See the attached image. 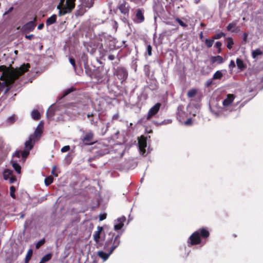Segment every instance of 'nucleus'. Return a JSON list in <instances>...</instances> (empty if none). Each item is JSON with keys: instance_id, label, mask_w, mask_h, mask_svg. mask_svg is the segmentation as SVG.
Returning <instances> with one entry per match:
<instances>
[{"instance_id": "1", "label": "nucleus", "mask_w": 263, "mask_h": 263, "mask_svg": "<svg viewBox=\"0 0 263 263\" xmlns=\"http://www.w3.org/2000/svg\"><path fill=\"white\" fill-rule=\"evenodd\" d=\"M209 236L210 232L206 228L199 229L190 236L187 243L191 246L199 245L202 242V239L205 240Z\"/></svg>"}, {"instance_id": "2", "label": "nucleus", "mask_w": 263, "mask_h": 263, "mask_svg": "<svg viewBox=\"0 0 263 263\" xmlns=\"http://www.w3.org/2000/svg\"><path fill=\"white\" fill-rule=\"evenodd\" d=\"M43 124L40 123L36 128L35 132L29 136L28 140L25 143V149L30 151L34 146L35 141L39 140L43 134Z\"/></svg>"}, {"instance_id": "3", "label": "nucleus", "mask_w": 263, "mask_h": 263, "mask_svg": "<svg viewBox=\"0 0 263 263\" xmlns=\"http://www.w3.org/2000/svg\"><path fill=\"white\" fill-rule=\"evenodd\" d=\"M121 234L115 235L114 233H109V238L105 242L104 248L106 250H110V254H111L120 243Z\"/></svg>"}, {"instance_id": "4", "label": "nucleus", "mask_w": 263, "mask_h": 263, "mask_svg": "<svg viewBox=\"0 0 263 263\" xmlns=\"http://www.w3.org/2000/svg\"><path fill=\"white\" fill-rule=\"evenodd\" d=\"M76 0H61L58 6L60 15L70 13L75 7Z\"/></svg>"}, {"instance_id": "5", "label": "nucleus", "mask_w": 263, "mask_h": 263, "mask_svg": "<svg viewBox=\"0 0 263 263\" xmlns=\"http://www.w3.org/2000/svg\"><path fill=\"white\" fill-rule=\"evenodd\" d=\"M29 68V64H27L26 65L24 64L18 69H16L12 71L11 72L12 79L11 80L13 81V83L15 80L17 79L20 76L23 75L25 72H27Z\"/></svg>"}, {"instance_id": "6", "label": "nucleus", "mask_w": 263, "mask_h": 263, "mask_svg": "<svg viewBox=\"0 0 263 263\" xmlns=\"http://www.w3.org/2000/svg\"><path fill=\"white\" fill-rule=\"evenodd\" d=\"M95 135L90 130L87 132L84 137L81 138L84 145H90L95 144L96 141H93Z\"/></svg>"}, {"instance_id": "7", "label": "nucleus", "mask_w": 263, "mask_h": 263, "mask_svg": "<svg viewBox=\"0 0 263 263\" xmlns=\"http://www.w3.org/2000/svg\"><path fill=\"white\" fill-rule=\"evenodd\" d=\"M115 74L119 80L121 81V83L125 81L128 78V72L123 67H118L115 70Z\"/></svg>"}, {"instance_id": "8", "label": "nucleus", "mask_w": 263, "mask_h": 263, "mask_svg": "<svg viewBox=\"0 0 263 263\" xmlns=\"http://www.w3.org/2000/svg\"><path fill=\"white\" fill-rule=\"evenodd\" d=\"M145 10L143 8H138L135 11V17L133 21L136 23H141L145 20Z\"/></svg>"}, {"instance_id": "9", "label": "nucleus", "mask_w": 263, "mask_h": 263, "mask_svg": "<svg viewBox=\"0 0 263 263\" xmlns=\"http://www.w3.org/2000/svg\"><path fill=\"white\" fill-rule=\"evenodd\" d=\"M36 16H35L33 20L24 24L22 27V31L25 33H28L32 31L36 26Z\"/></svg>"}, {"instance_id": "10", "label": "nucleus", "mask_w": 263, "mask_h": 263, "mask_svg": "<svg viewBox=\"0 0 263 263\" xmlns=\"http://www.w3.org/2000/svg\"><path fill=\"white\" fill-rule=\"evenodd\" d=\"M138 146L140 153L142 155H144L146 152L145 148L147 146V140L144 136H141L138 139Z\"/></svg>"}, {"instance_id": "11", "label": "nucleus", "mask_w": 263, "mask_h": 263, "mask_svg": "<svg viewBox=\"0 0 263 263\" xmlns=\"http://www.w3.org/2000/svg\"><path fill=\"white\" fill-rule=\"evenodd\" d=\"M161 106V104L160 103H157L154 106H153L152 108H151L148 112L146 119L149 120L153 116L156 115L158 112Z\"/></svg>"}, {"instance_id": "12", "label": "nucleus", "mask_w": 263, "mask_h": 263, "mask_svg": "<svg viewBox=\"0 0 263 263\" xmlns=\"http://www.w3.org/2000/svg\"><path fill=\"white\" fill-rule=\"evenodd\" d=\"M118 8L122 14L127 17L128 16L130 7L125 1H123V2L119 5Z\"/></svg>"}, {"instance_id": "13", "label": "nucleus", "mask_w": 263, "mask_h": 263, "mask_svg": "<svg viewBox=\"0 0 263 263\" xmlns=\"http://www.w3.org/2000/svg\"><path fill=\"white\" fill-rule=\"evenodd\" d=\"M126 220V218L124 216L118 218L116 221V223L114 225V229L116 231L121 230L123 226L124 222Z\"/></svg>"}, {"instance_id": "14", "label": "nucleus", "mask_w": 263, "mask_h": 263, "mask_svg": "<svg viewBox=\"0 0 263 263\" xmlns=\"http://www.w3.org/2000/svg\"><path fill=\"white\" fill-rule=\"evenodd\" d=\"M235 96L233 94H228L227 98L223 101L222 105L224 107L229 106L233 102Z\"/></svg>"}, {"instance_id": "15", "label": "nucleus", "mask_w": 263, "mask_h": 263, "mask_svg": "<svg viewBox=\"0 0 263 263\" xmlns=\"http://www.w3.org/2000/svg\"><path fill=\"white\" fill-rule=\"evenodd\" d=\"M90 77L92 79H96L98 81H102L103 76L101 72L99 69H96L90 76Z\"/></svg>"}, {"instance_id": "16", "label": "nucleus", "mask_w": 263, "mask_h": 263, "mask_svg": "<svg viewBox=\"0 0 263 263\" xmlns=\"http://www.w3.org/2000/svg\"><path fill=\"white\" fill-rule=\"evenodd\" d=\"M86 8H87L81 4L78 6V9L76 12V15L77 16H82L86 11Z\"/></svg>"}, {"instance_id": "17", "label": "nucleus", "mask_w": 263, "mask_h": 263, "mask_svg": "<svg viewBox=\"0 0 263 263\" xmlns=\"http://www.w3.org/2000/svg\"><path fill=\"white\" fill-rule=\"evenodd\" d=\"M102 231H103V227H98V230L95 232L93 236L94 240L96 242H98L99 241V239L100 238V234Z\"/></svg>"}, {"instance_id": "18", "label": "nucleus", "mask_w": 263, "mask_h": 263, "mask_svg": "<svg viewBox=\"0 0 263 263\" xmlns=\"http://www.w3.org/2000/svg\"><path fill=\"white\" fill-rule=\"evenodd\" d=\"M95 0H80V2L83 6L88 9L91 8L94 4Z\"/></svg>"}, {"instance_id": "19", "label": "nucleus", "mask_w": 263, "mask_h": 263, "mask_svg": "<svg viewBox=\"0 0 263 263\" xmlns=\"http://www.w3.org/2000/svg\"><path fill=\"white\" fill-rule=\"evenodd\" d=\"M211 62L213 64L217 63L218 64H220L223 63V60L221 56L216 55L211 57Z\"/></svg>"}, {"instance_id": "20", "label": "nucleus", "mask_w": 263, "mask_h": 263, "mask_svg": "<svg viewBox=\"0 0 263 263\" xmlns=\"http://www.w3.org/2000/svg\"><path fill=\"white\" fill-rule=\"evenodd\" d=\"M56 21L57 15L55 14H53L47 19L46 24L47 26L51 25L55 23L56 22Z\"/></svg>"}, {"instance_id": "21", "label": "nucleus", "mask_w": 263, "mask_h": 263, "mask_svg": "<svg viewBox=\"0 0 263 263\" xmlns=\"http://www.w3.org/2000/svg\"><path fill=\"white\" fill-rule=\"evenodd\" d=\"M13 171L9 169H6L3 173V178L5 180H8L12 176Z\"/></svg>"}, {"instance_id": "22", "label": "nucleus", "mask_w": 263, "mask_h": 263, "mask_svg": "<svg viewBox=\"0 0 263 263\" xmlns=\"http://www.w3.org/2000/svg\"><path fill=\"white\" fill-rule=\"evenodd\" d=\"M108 251L109 252L108 253H105L103 251H99L98 252V255L100 258H102L104 260H106L108 259V258L111 254H110V250Z\"/></svg>"}, {"instance_id": "23", "label": "nucleus", "mask_w": 263, "mask_h": 263, "mask_svg": "<svg viewBox=\"0 0 263 263\" xmlns=\"http://www.w3.org/2000/svg\"><path fill=\"white\" fill-rule=\"evenodd\" d=\"M52 256L53 255L51 253L45 255L42 258L39 263H46L52 258Z\"/></svg>"}, {"instance_id": "24", "label": "nucleus", "mask_w": 263, "mask_h": 263, "mask_svg": "<svg viewBox=\"0 0 263 263\" xmlns=\"http://www.w3.org/2000/svg\"><path fill=\"white\" fill-rule=\"evenodd\" d=\"M11 162H12V167L14 168V170L15 171V172L17 174H21V167L20 165L18 164L16 162H13L12 161H11Z\"/></svg>"}, {"instance_id": "25", "label": "nucleus", "mask_w": 263, "mask_h": 263, "mask_svg": "<svg viewBox=\"0 0 263 263\" xmlns=\"http://www.w3.org/2000/svg\"><path fill=\"white\" fill-rule=\"evenodd\" d=\"M262 51L259 48L253 50L252 52V57L253 59H256L258 55H262Z\"/></svg>"}, {"instance_id": "26", "label": "nucleus", "mask_w": 263, "mask_h": 263, "mask_svg": "<svg viewBox=\"0 0 263 263\" xmlns=\"http://www.w3.org/2000/svg\"><path fill=\"white\" fill-rule=\"evenodd\" d=\"M33 254V250L31 249L28 250L25 258V263H28L31 259Z\"/></svg>"}, {"instance_id": "27", "label": "nucleus", "mask_w": 263, "mask_h": 263, "mask_svg": "<svg viewBox=\"0 0 263 263\" xmlns=\"http://www.w3.org/2000/svg\"><path fill=\"white\" fill-rule=\"evenodd\" d=\"M76 89L73 87H71L70 88H68L66 89H65L62 94V98H64L66 96H67L71 92L75 91Z\"/></svg>"}, {"instance_id": "28", "label": "nucleus", "mask_w": 263, "mask_h": 263, "mask_svg": "<svg viewBox=\"0 0 263 263\" xmlns=\"http://www.w3.org/2000/svg\"><path fill=\"white\" fill-rule=\"evenodd\" d=\"M31 116L35 120H38L41 118V115L37 110H33L31 112Z\"/></svg>"}, {"instance_id": "29", "label": "nucleus", "mask_w": 263, "mask_h": 263, "mask_svg": "<svg viewBox=\"0 0 263 263\" xmlns=\"http://www.w3.org/2000/svg\"><path fill=\"white\" fill-rule=\"evenodd\" d=\"M236 62L238 68L240 70H243L245 68V65L241 59L237 58Z\"/></svg>"}, {"instance_id": "30", "label": "nucleus", "mask_w": 263, "mask_h": 263, "mask_svg": "<svg viewBox=\"0 0 263 263\" xmlns=\"http://www.w3.org/2000/svg\"><path fill=\"white\" fill-rule=\"evenodd\" d=\"M197 93V90L196 89H192L189 90L187 93V96L188 98H193L196 96Z\"/></svg>"}, {"instance_id": "31", "label": "nucleus", "mask_w": 263, "mask_h": 263, "mask_svg": "<svg viewBox=\"0 0 263 263\" xmlns=\"http://www.w3.org/2000/svg\"><path fill=\"white\" fill-rule=\"evenodd\" d=\"M223 76V74L221 71L218 70L217 71L213 76V80H219L221 79Z\"/></svg>"}, {"instance_id": "32", "label": "nucleus", "mask_w": 263, "mask_h": 263, "mask_svg": "<svg viewBox=\"0 0 263 263\" xmlns=\"http://www.w3.org/2000/svg\"><path fill=\"white\" fill-rule=\"evenodd\" d=\"M227 47L229 49H231L232 48V46L234 45L233 40L232 37H229L227 39Z\"/></svg>"}, {"instance_id": "33", "label": "nucleus", "mask_w": 263, "mask_h": 263, "mask_svg": "<svg viewBox=\"0 0 263 263\" xmlns=\"http://www.w3.org/2000/svg\"><path fill=\"white\" fill-rule=\"evenodd\" d=\"M53 181V177L52 176L47 177L45 179V184L46 186L50 185Z\"/></svg>"}, {"instance_id": "34", "label": "nucleus", "mask_w": 263, "mask_h": 263, "mask_svg": "<svg viewBox=\"0 0 263 263\" xmlns=\"http://www.w3.org/2000/svg\"><path fill=\"white\" fill-rule=\"evenodd\" d=\"M236 22H232L230 23L228 26L227 27V29L229 31H232L233 32H235L236 31L235 30H232V28L236 27Z\"/></svg>"}, {"instance_id": "35", "label": "nucleus", "mask_w": 263, "mask_h": 263, "mask_svg": "<svg viewBox=\"0 0 263 263\" xmlns=\"http://www.w3.org/2000/svg\"><path fill=\"white\" fill-rule=\"evenodd\" d=\"M214 41L212 38L211 39H206L205 40V44L206 46L209 48H211L214 43Z\"/></svg>"}, {"instance_id": "36", "label": "nucleus", "mask_w": 263, "mask_h": 263, "mask_svg": "<svg viewBox=\"0 0 263 263\" xmlns=\"http://www.w3.org/2000/svg\"><path fill=\"white\" fill-rule=\"evenodd\" d=\"M226 36V34L223 32H220V33H217L216 34H215L214 35H213L212 38L214 40H218V39H220L221 37H224Z\"/></svg>"}, {"instance_id": "37", "label": "nucleus", "mask_w": 263, "mask_h": 263, "mask_svg": "<svg viewBox=\"0 0 263 263\" xmlns=\"http://www.w3.org/2000/svg\"><path fill=\"white\" fill-rule=\"evenodd\" d=\"M93 117H94V114L93 113L88 114L87 115V117L88 119H90V121L91 124V125H96L97 122H95L94 121Z\"/></svg>"}, {"instance_id": "38", "label": "nucleus", "mask_w": 263, "mask_h": 263, "mask_svg": "<svg viewBox=\"0 0 263 263\" xmlns=\"http://www.w3.org/2000/svg\"><path fill=\"white\" fill-rule=\"evenodd\" d=\"M7 67L6 66H4V65H2V66H0V71H3V73L2 74L4 73H7V74H8L9 76V77L11 79H12V76H11V73H8L6 71V69Z\"/></svg>"}, {"instance_id": "39", "label": "nucleus", "mask_w": 263, "mask_h": 263, "mask_svg": "<svg viewBox=\"0 0 263 263\" xmlns=\"http://www.w3.org/2000/svg\"><path fill=\"white\" fill-rule=\"evenodd\" d=\"M10 196L13 199L16 198V196L15 195V187L14 186H11L10 187Z\"/></svg>"}, {"instance_id": "40", "label": "nucleus", "mask_w": 263, "mask_h": 263, "mask_svg": "<svg viewBox=\"0 0 263 263\" xmlns=\"http://www.w3.org/2000/svg\"><path fill=\"white\" fill-rule=\"evenodd\" d=\"M30 153V151L24 149L23 151L21 152V156L22 158L25 159L27 156L29 155Z\"/></svg>"}, {"instance_id": "41", "label": "nucleus", "mask_w": 263, "mask_h": 263, "mask_svg": "<svg viewBox=\"0 0 263 263\" xmlns=\"http://www.w3.org/2000/svg\"><path fill=\"white\" fill-rule=\"evenodd\" d=\"M45 242V240L44 238H43L39 240L35 245V248L37 249H39L42 245H43Z\"/></svg>"}, {"instance_id": "42", "label": "nucleus", "mask_w": 263, "mask_h": 263, "mask_svg": "<svg viewBox=\"0 0 263 263\" xmlns=\"http://www.w3.org/2000/svg\"><path fill=\"white\" fill-rule=\"evenodd\" d=\"M175 20H176V21L181 26H182L183 27H186L187 26V25L185 23H184L179 18L176 17Z\"/></svg>"}, {"instance_id": "43", "label": "nucleus", "mask_w": 263, "mask_h": 263, "mask_svg": "<svg viewBox=\"0 0 263 263\" xmlns=\"http://www.w3.org/2000/svg\"><path fill=\"white\" fill-rule=\"evenodd\" d=\"M147 52L149 56H151L152 55V47L151 45H148L147 46Z\"/></svg>"}, {"instance_id": "44", "label": "nucleus", "mask_w": 263, "mask_h": 263, "mask_svg": "<svg viewBox=\"0 0 263 263\" xmlns=\"http://www.w3.org/2000/svg\"><path fill=\"white\" fill-rule=\"evenodd\" d=\"M222 44L220 42H217L215 44V47L217 49H218V53H220L221 52V47Z\"/></svg>"}, {"instance_id": "45", "label": "nucleus", "mask_w": 263, "mask_h": 263, "mask_svg": "<svg viewBox=\"0 0 263 263\" xmlns=\"http://www.w3.org/2000/svg\"><path fill=\"white\" fill-rule=\"evenodd\" d=\"M69 62H70V64L72 65L73 68L74 69H76V63H75V60L73 58H70L69 59Z\"/></svg>"}, {"instance_id": "46", "label": "nucleus", "mask_w": 263, "mask_h": 263, "mask_svg": "<svg viewBox=\"0 0 263 263\" xmlns=\"http://www.w3.org/2000/svg\"><path fill=\"white\" fill-rule=\"evenodd\" d=\"M8 120L11 123H13L16 120V116L15 115L12 116L8 118Z\"/></svg>"}, {"instance_id": "47", "label": "nucleus", "mask_w": 263, "mask_h": 263, "mask_svg": "<svg viewBox=\"0 0 263 263\" xmlns=\"http://www.w3.org/2000/svg\"><path fill=\"white\" fill-rule=\"evenodd\" d=\"M69 149H70V146L69 145H66V146H63L61 148V151L62 153H65V152H68Z\"/></svg>"}, {"instance_id": "48", "label": "nucleus", "mask_w": 263, "mask_h": 263, "mask_svg": "<svg viewBox=\"0 0 263 263\" xmlns=\"http://www.w3.org/2000/svg\"><path fill=\"white\" fill-rule=\"evenodd\" d=\"M56 170H57V166H53L52 167V171H51V173L53 175H54L55 177H58V174L55 172L56 171Z\"/></svg>"}, {"instance_id": "49", "label": "nucleus", "mask_w": 263, "mask_h": 263, "mask_svg": "<svg viewBox=\"0 0 263 263\" xmlns=\"http://www.w3.org/2000/svg\"><path fill=\"white\" fill-rule=\"evenodd\" d=\"M8 179H9V183L11 184L16 181V178L15 176H12Z\"/></svg>"}, {"instance_id": "50", "label": "nucleus", "mask_w": 263, "mask_h": 263, "mask_svg": "<svg viewBox=\"0 0 263 263\" xmlns=\"http://www.w3.org/2000/svg\"><path fill=\"white\" fill-rule=\"evenodd\" d=\"M21 156V151H17L14 153L13 156H15L18 158H20Z\"/></svg>"}, {"instance_id": "51", "label": "nucleus", "mask_w": 263, "mask_h": 263, "mask_svg": "<svg viewBox=\"0 0 263 263\" xmlns=\"http://www.w3.org/2000/svg\"><path fill=\"white\" fill-rule=\"evenodd\" d=\"M184 124L186 125H191L192 124V119H188L186 121H185Z\"/></svg>"}, {"instance_id": "52", "label": "nucleus", "mask_w": 263, "mask_h": 263, "mask_svg": "<svg viewBox=\"0 0 263 263\" xmlns=\"http://www.w3.org/2000/svg\"><path fill=\"white\" fill-rule=\"evenodd\" d=\"M106 218V214H103L100 215L99 217V220L100 221L103 220Z\"/></svg>"}, {"instance_id": "53", "label": "nucleus", "mask_w": 263, "mask_h": 263, "mask_svg": "<svg viewBox=\"0 0 263 263\" xmlns=\"http://www.w3.org/2000/svg\"><path fill=\"white\" fill-rule=\"evenodd\" d=\"M235 67V63L234 61L231 60L230 63L229 64V67L231 68H233Z\"/></svg>"}, {"instance_id": "54", "label": "nucleus", "mask_w": 263, "mask_h": 263, "mask_svg": "<svg viewBox=\"0 0 263 263\" xmlns=\"http://www.w3.org/2000/svg\"><path fill=\"white\" fill-rule=\"evenodd\" d=\"M13 10V7H11L7 11H6L4 13V15H6V14H8V13H10L11 12H12Z\"/></svg>"}, {"instance_id": "55", "label": "nucleus", "mask_w": 263, "mask_h": 263, "mask_svg": "<svg viewBox=\"0 0 263 263\" xmlns=\"http://www.w3.org/2000/svg\"><path fill=\"white\" fill-rule=\"evenodd\" d=\"M34 37V35L33 34H30V35H25V38H26L27 39H28L29 40H32Z\"/></svg>"}, {"instance_id": "56", "label": "nucleus", "mask_w": 263, "mask_h": 263, "mask_svg": "<svg viewBox=\"0 0 263 263\" xmlns=\"http://www.w3.org/2000/svg\"><path fill=\"white\" fill-rule=\"evenodd\" d=\"M247 37H248V34L247 33H244L243 34V37H242L243 41L246 42L247 40Z\"/></svg>"}, {"instance_id": "57", "label": "nucleus", "mask_w": 263, "mask_h": 263, "mask_svg": "<svg viewBox=\"0 0 263 263\" xmlns=\"http://www.w3.org/2000/svg\"><path fill=\"white\" fill-rule=\"evenodd\" d=\"M44 24L43 23H41L38 25L37 29L39 30H41L44 28Z\"/></svg>"}, {"instance_id": "58", "label": "nucleus", "mask_w": 263, "mask_h": 263, "mask_svg": "<svg viewBox=\"0 0 263 263\" xmlns=\"http://www.w3.org/2000/svg\"><path fill=\"white\" fill-rule=\"evenodd\" d=\"M212 83V81L210 80H208L206 83V85L207 87L210 86Z\"/></svg>"}, {"instance_id": "59", "label": "nucleus", "mask_w": 263, "mask_h": 263, "mask_svg": "<svg viewBox=\"0 0 263 263\" xmlns=\"http://www.w3.org/2000/svg\"><path fill=\"white\" fill-rule=\"evenodd\" d=\"M115 59V57L114 55H109L108 56V59L109 60H114Z\"/></svg>"}, {"instance_id": "60", "label": "nucleus", "mask_w": 263, "mask_h": 263, "mask_svg": "<svg viewBox=\"0 0 263 263\" xmlns=\"http://www.w3.org/2000/svg\"><path fill=\"white\" fill-rule=\"evenodd\" d=\"M182 108H183V107H182V106H178V113H177V115L180 114V111H179V110H181V109H182Z\"/></svg>"}, {"instance_id": "61", "label": "nucleus", "mask_w": 263, "mask_h": 263, "mask_svg": "<svg viewBox=\"0 0 263 263\" xmlns=\"http://www.w3.org/2000/svg\"><path fill=\"white\" fill-rule=\"evenodd\" d=\"M118 118V115H115L113 116L112 119H117Z\"/></svg>"}, {"instance_id": "62", "label": "nucleus", "mask_w": 263, "mask_h": 263, "mask_svg": "<svg viewBox=\"0 0 263 263\" xmlns=\"http://www.w3.org/2000/svg\"><path fill=\"white\" fill-rule=\"evenodd\" d=\"M199 37L201 40H202L203 38V33L202 32L199 34Z\"/></svg>"}, {"instance_id": "63", "label": "nucleus", "mask_w": 263, "mask_h": 263, "mask_svg": "<svg viewBox=\"0 0 263 263\" xmlns=\"http://www.w3.org/2000/svg\"><path fill=\"white\" fill-rule=\"evenodd\" d=\"M166 122L165 121H162L161 124H165Z\"/></svg>"}, {"instance_id": "64", "label": "nucleus", "mask_w": 263, "mask_h": 263, "mask_svg": "<svg viewBox=\"0 0 263 263\" xmlns=\"http://www.w3.org/2000/svg\"><path fill=\"white\" fill-rule=\"evenodd\" d=\"M204 25H204L203 23H201V26H204Z\"/></svg>"}]
</instances>
